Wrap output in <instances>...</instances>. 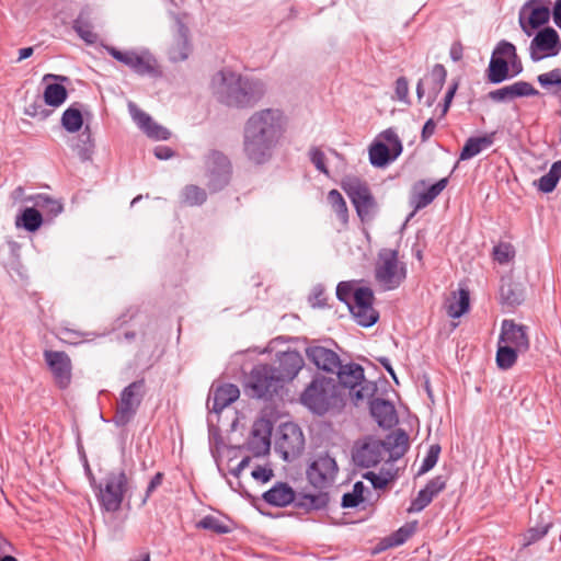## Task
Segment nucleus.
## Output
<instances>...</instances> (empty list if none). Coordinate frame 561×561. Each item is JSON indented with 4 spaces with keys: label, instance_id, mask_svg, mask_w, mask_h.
I'll use <instances>...</instances> for the list:
<instances>
[{
    "label": "nucleus",
    "instance_id": "1",
    "mask_svg": "<svg viewBox=\"0 0 561 561\" xmlns=\"http://www.w3.org/2000/svg\"><path fill=\"white\" fill-rule=\"evenodd\" d=\"M287 126L282 110L263 108L254 112L244 123L242 150L254 165L267 163L280 144Z\"/></svg>",
    "mask_w": 561,
    "mask_h": 561
},
{
    "label": "nucleus",
    "instance_id": "2",
    "mask_svg": "<svg viewBox=\"0 0 561 561\" xmlns=\"http://www.w3.org/2000/svg\"><path fill=\"white\" fill-rule=\"evenodd\" d=\"M211 89L217 101L238 110L254 107L265 95V84L254 78L222 68L211 78Z\"/></svg>",
    "mask_w": 561,
    "mask_h": 561
},
{
    "label": "nucleus",
    "instance_id": "3",
    "mask_svg": "<svg viewBox=\"0 0 561 561\" xmlns=\"http://www.w3.org/2000/svg\"><path fill=\"white\" fill-rule=\"evenodd\" d=\"M409 435L402 428H397L386 436L377 439L367 436L355 443L352 458L357 467L371 468L380 461L394 462L408 451Z\"/></svg>",
    "mask_w": 561,
    "mask_h": 561
},
{
    "label": "nucleus",
    "instance_id": "4",
    "mask_svg": "<svg viewBox=\"0 0 561 561\" xmlns=\"http://www.w3.org/2000/svg\"><path fill=\"white\" fill-rule=\"evenodd\" d=\"M129 482L124 469L110 471L94 491L102 511L116 513L121 510Z\"/></svg>",
    "mask_w": 561,
    "mask_h": 561
},
{
    "label": "nucleus",
    "instance_id": "5",
    "mask_svg": "<svg viewBox=\"0 0 561 561\" xmlns=\"http://www.w3.org/2000/svg\"><path fill=\"white\" fill-rule=\"evenodd\" d=\"M274 366L268 364H256L245 376L244 391L254 399L271 400L283 388Z\"/></svg>",
    "mask_w": 561,
    "mask_h": 561
},
{
    "label": "nucleus",
    "instance_id": "6",
    "mask_svg": "<svg viewBox=\"0 0 561 561\" xmlns=\"http://www.w3.org/2000/svg\"><path fill=\"white\" fill-rule=\"evenodd\" d=\"M407 278V265L399 261V251L381 249L375 266V279L383 290L397 289Z\"/></svg>",
    "mask_w": 561,
    "mask_h": 561
},
{
    "label": "nucleus",
    "instance_id": "7",
    "mask_svg": "<svg viewBox=\"0 0 561 561\" xmlns=\"http://www.w3.org/2000/svg\"><path fill=\"white\" fill-rule=\"evenodd\" d=\"M336 401L334 380L325 377L313 379L300 396V402L318 415L327 413Z\"/></svg>",
    "mask_w": 561,
    "mask_h": 561
},
{
    "label": "nucleus",
    "instance_id": "8",
    "mask_svg": "<svg viewBox=\"0 0 561 561\" xmlns=\"http://www.w3.org/2000/svg\"><path fill=\"white\" fill-rule=\"evenodd\" d=\"M334 374H336L339 383L350 390V396L355 405L373 397L377 390L374 382L365 379L364 368L359 364L353 362L341 363Z\"/></svg>",
    "mask_w": 561,
    "mask_h": 561
},
{
    "label": "nucleus",
    "instance_id": "9",
    "mask_svg": "<svg viewBox=\"0 0 561 561\" xmlns=\"http://www.w3.org/2000/svg\"><path fill=\"white\" fill-rule=\"evenodd\" d=\"M341 188L351 199L360 220H367L373 216L377 203L367 182L357 176L347 175L341 181Z\"/></svg>",
    "mask_w": 561,
    "mask_h": 561
},
{
    "label": "nucleus",
    "instance_id": "10",
    "mask_svg": "<svg viewBox=\"0 0 561 561\" xmlns=\"http://www.w3.org/2000/svg\"><path fill=\"white\" fill-rule=\"evenodd\" d=\"M145 394V378L137 379L126 386L121 391L119 401L112 420L113 423L118 427L127 425L136 415L139 407L142 403Z\"/></svg>",
    "mask_w": 561,
    "mask_h": 561
},
{
    "label": "nucleus",
    "instance_id": "11",
    "mask_svg": "<svg viewBox=\"0 0 561 561\" xmlns=\"http://www.w3.org/2000/svg\"><path fill=\"white\" fill-rule=\"evenodd\" d=\"M205 174L207 187L210 193H217L225 188L232 175V164L229 158L219 150H210L205 157Z\"/></svg>",
    "mask_w": 561,
    "mask_h": 561
},
{
    "label": "nucleus",
    "instance_id": "12",
    "mask_svg": "<svg viewBox=\"0 0 561 561\" xmlns=\"http://www.w3.org/2000/svg\"><path fill=\"white\" fill-rule=\"evenodd\" d=\"M385 141L375 140L369 147V162L375 168H385L394 161L403 150L402 141L393 128L380 133Z\"/></svg>",
    "mask_w": 561,
    "mask_h": 561
},
{
    "label": "nucleus",
    "instance_id": "13",
    "mask_svg": "<svg viewBox=\"0 0 561 561\" xmlns=\"http://www.w3.org/2000/svg\"><path fill=\"white\" fill-rule=\"evenodd\" d=\"M339 467L329 453L316 455L307 467L306 476L308 482L317 490L330 488L337 476Z\"/></svg>",
    "mask_w": 561,
    "mask_h": 561
},
{
    "label": "nucleus",
    "instance_id": "14",
    "mask_svg": "<svg viewBox=\"0 0 561 561\" xmlns=\"http://www.w3.org/2000/svg\"><path fill=\"white\" fill-rule=\"evenodd\" d=\"M550 0H527L519 10L518 22L523 32L531 36L534 32L546 25L552 10Z\"/></svg>",
    "mask_w": 561,
    "mask_h": 561
},
{
    "label": "nucleus",
    "instance_id": "15",
    "mask_svg": "<svg viewBox=\"0 0 561 561\" xmlns=\"http://www.w3.org/2000/svg\"><path fill=\"white\" fill-rule=\"evenodd\" d=\"M106 51L117 61L124 64L138 76L156 77L158 70L157 59L148 51L138 54L135 50H119L113 46H107Z\"/></svg>",
    "mask_w": 561,
    "mask_h": 561
},
{
    "label": "nucleus",
    "instance_id": "16",
    "mask_svg": "<svg viewBox=\"0 0 561 561\" xmlns=\"http://www.w3.org/2000/svg\"><path fill=\"white\" fill-rule=\"evenodd\" d=\"M374 300V291L369 287H356L347 308L358 325L369 328L379 320V312L373 306Z\"/></svg>",
    "mask_w": 561,
    "mask_h": 561
},
{
    "label": "nucleus",
    "instance_id": "17",
    "mask_svg": "<svg viewBox=\"0 0 561 561\" xmlns=\"http://www.w3.org/2000/svg\"><path fill=\"white\" fill-rule=\"evenodd\" d=\"M275 445L284 460L297 457L305 448V437L301 428L293 422L282 424L278 428Z\"/></svg>",
    "mask_w": 561,
    "mask_h": 561
},
{
    "label": "nucleus",
    "instance_id": "18",
    "mask_svg": "<svg viewBox=\"0 0 561 561\" xmlns=\"http://www.w3.org/2000/svg\"><path fill=\"white\" fill-rule=\"evenodd\" d=\"M561 50V42L557 31L550 26L539 30L530 42L529 55L533 61L554 57Z\"/></svg>",
    "mask_w": 561,
    "mask_h": 561
},
{
    "label": "nucleus",
    "instance_id": "19",
    "mask_svg": "<svg viewBox=\"0 0 561 561\" xmlns=\"http://www.w3.org/2000/svg\"><path fill=\"white\" fill-rule=\"evenodd\" d=\"M43 356L56 386L61 390L67 389L72 379V363L69 355L64 351L45 350Z\"/></svg>",
    "mask_w": 561,
    "mask_h": 561
},
{
    "label": "nucleus",
    "instance_id": "20",
    "mask_svg": "<svg viewBox=\"0 0 561 561\" xmlns=\"http://www.w3.org/2000/svg\"><path fill=\"white\" fill-rule=\"evenodd\" d=\"M447 77V70L442 64L433 66L428 75L419 80L416 84V96L419 100L425 96L424 104L432 106L437 100Z\"/></svg>",
    "mask_w": 561,
    "mask_h": 561
},
{
    "label": "nucleus",
    "instance_id": "21",
    "mask_svg": "<svg viewBox=\"0 0 561 561\" xmlns=\"http://www.w3.org/2000/svg\"><path fill=\"white\" fill-rule=\"evenodd\" d=\"M499 341L522 353H526L530 347L528 327L517 324L512 319H504L501 323Z\"/></svg>",
    "mask_w": 561,
    "mask_h": 561
},
{
    "label": "nucleus",
    "instance_id": "22",
    "mask_svg": "<svg viewBox=\"0 0 561 561\" xmlns=\"http://www.w3.org/2000/svg\"><path fill=\"white\" fill-rule=\"evenodd\" d=\"M275 373L284 385L291 381L305 365L301 354L296 350H287L277 354Z\"/></svg>",
    "mask_w": 561,
    "mask_h": 561
},
{
    "label": "nucleus",
    "instance_id": "23",
    "mask_svg": "<svg viewBox=\"0 0 561 561\" xmlns=\"http://www.w3.org/2000/svg\"><path fill=\"white\" fill-rule=\"evenodd\" d=\"M525 300V288L522 283L513 279L512 276H503L499 287V302L507 310L520 306Z\"/></svg>",
    "mask_w": 561,
    "mask_h": 561
},
{
    "label": "nucleus",
    "instance_id": "24",
    "mask_svg": "<svg viewBox=\"0 0 561 561\" xmlns=\"http://www.w3.org/2000/svg\"><path fill=\"white\" fill-rule=\"evenodd\" d=\"M272 424L268 420L260 419L254 422L247 448L254 455L261 456L270 450Z\"/></svg>",
    "mask_w": 561,
    "mask_h": 561
},
{
    "label": "nucleus",
    "instance_id": "25",
    "mask_svg": "<svg viewBox=\"0 0 561 561\" xmlns=\"http://www.w3.org/2000/svg\"><path fill=\"white\" fill-rule=\"evenodd\" d=\"M129 112L137 126L151 139L168 140L171 133L168 128L156 123L152 117L138 108L135 104H129Z\"/></svg>",
    "mask_w": 561,
    "mask_h": 561
},
{
    "label": "nucleus",
    "instance_id": "26",
    "mask_svg": "<svg viewBox=\"0 0 561 561\" xmlns=\"http://www.w3.org/2000/svg\"><path fill=\"white\" fill-rule=\"evenodd\" d=\"M536 95H539V91L536 90L531 83L526 81H517L511 85H505L488 93V98L497 103H506L513 101L516 98Z\"/></svg>",
    "mask_w": 561,
    "mask_h": 561
},
{
    "label": "nucleus",
    "instance_id": "27",
    "mask_svg": "<svg viewBox=\"0 0 561 561\" xmlns=\"http://www.w3.org/2000/svg\"><path fill=\"white\" fill-rule=\"evenodd\" d=\"M306 355L317 368L330 374H334L342 362L334 351L319 345L307 347Z\"/></svg>",
    "mask_w": 561,
    "mask_h": 561
},
{
    "label": "nucleus",
    "instance_id": "28",
    "mask_svg": "<svg viewBox=\"0 0 561 561\" xmlns=\"http://www.w3.org/2000/svg\"><path fill=\"white\" fill-rule=\"evenodd\" d=\"M239 388L233 383H222L216 388L211 387L207 400V407L215 413H220L225 408L238 400Z\"/></svg>",
    "mask_w": 561,
    "mask_h": 561
},
{
    "label": "nucleus",
    "instance_id": "29",
    "mask_svg": "<svg viewBox=\"0 0 561 561\" xmlns=\"http://www.w3.org/2000/svg\"><path fill=\"white\" fill-rule=\"evenodd\" d=\"M369 411L380 427L390 428L398 422L394 405L388 400L381 398L370 400Z\"/></svg>",
    "mask_w": 561,
    "mask_h": 561
},
{
    "label": "nucleus",
    "instance_id": "30",
    "mask_svg": "<svg viewBox=\"0 0 561 561\" xmlns=\"http://www.w3.org/2000/svg\"><path fill=\"white\" fill-rule=\"evenodd\" d=\"M262 499L271 506L285 507L295 504L296 492L288 483L277 482L263 493Z\"/></svg>",
    "mask_w": 561,
    "mask_h": 561
},
{
    "label": "nucleus",
    "instance_id": "31",
    "mask_svg": "<svg viewBox=\"0 0 561 561\" xmlns=\"http://www.w3.org/2000/svg\"><path fill=\"white\" fill-rule=\"evenodd\" d=\"M330 502V495L323 490H319L318 493H296L294 506L304 513H310L313 511L327 510Z\"/></svg>",
    "mask_w": 561,
    "mask_h": 561
},
{
    "label": "nucleus",
    "instance_id": "32",
    "mask_svg": "<svg viewBox=\"0 0 561 561\" xmlns=\"http://www.w3.org/2000/svg\"><path fill=\"white\" fill-rule=\"evenodd\" d=\"M448 185V178H443L436 183L432 184L424 192L415 193L411 197V205L414 211L409 216L412 217L415 211L425 208L434 202V199L446 188Z\"/></svg>",
    "mask_w": 561,
    "mask_h": 561
},
{
    "label": "nucleus",
    "instance_id": "33",
    "mask_svg": "<svg viewBox=\"0 0 561 561\" xmlns=\"http://www.w3.org/2000/svg\"><path fill=\"white\" fill-rule=\"evenodd\" d=\"M495 131H492L479 137H469L460 151L459 160H469L491 147L495 140Z\"/></svg>",
    "mask_w": 561,
    "mask_h": 561
},
{
    "label": "nucleus",
    "instance_id": "34",
    "mask_svg": "<svg viewBox=\"0 0 561 561\" xmlns=\"http://www.w3.org/2000/svg\"><path fill=\"white\" fill-rule=\"evenodd\" d=\"M71 148L82 162L92 160L95 144L89 125H85L83 130L78 135Z\"/></svg>",
    "mask_w": 561,
    "mask_h": 561
},
{
    "label": "nucleus",
    "instance_id": "35",
    "mask_svg": "<svg viewBox=\"0 0 561 561\" xmlns=\"http://www.w3.org/2000/svg\"><path fill=\"white\" fill-rule=\"evenodd\" d=\"M84 105L80 102L72 103L66 108L61 115L60 124L62 128L68 133H77L83 126V111Z\"/></svg>",
    "mask_w": 561,
    "mask_h": 561
},
{
    "label": "nucleus",
    "instance_id": "36",
    "mask_svg": "<svg viewBox=\"0 0 561 561\" xmlns=\"http://www.w3.org/2000/svg\"><path fill=\"white\" fill-rule=\"evenodd\" d=\"M486 79L492 84H500L506 80L512 79L508 60L505 58L491 56L486 69Z\"/></svg>",
    "mask_w": 561,
    "mask_h": 561
},
{
    "label": "nucleus",
    "instance_id": "37",
    "mask_svg": "<svg viewBox=\"0 0 561 561\" xmlns=\"http://www.w3.org/2000/svg\"><path fill=\"white\" fill-rule=\"evenodd\" d=\"M72 28L77 35L88 45H93L98 42V34L93 31V25L89 20L88 12L82 10L72 22Z\"/></svg>",
    "mask_w": 561,
    "mask_h": 561
},
{
    "label": "nucleus",
    "instance_id": "38",
    "mask_svg": "<svg viewBox=\"0 0 561 561\" xmlns=\"http://www.w3.org/2000/svg\"><path fill=\"white\" fill-rule=\"evenodd\" d=\"M16 227H22L28 232L37 231L43 225V215L34 207H26L16 216Z\"/></svg>",
    "mask_w": 561,
    "mask_h": 561
},
{
    "label": "nucleus",
    "instance_id": "39",
    "mask_svg": "<svg viewBox=\"0 0 561 561\" xmlns=\"http://www.w3.org/2000/svg\"><path fill=\"white\" fill-rule=\"evenodd\" d=\"M195 526L198 529L209 530L216 535H226L233 530L229 519L225 522L214 515L204 516Z\"/></svg>",
    "mask_w": 561,
    "mask_h": 561
},
{
    "label": "nucleus",
    "instance_id": "40",
    "mask_svg": "<svg viewBox=\"0 0 561 561\" xmlns=\"http://www.w3.org/2000/svg\"><path fill=\"white\" fill-rule=\"evenodd\" d=\"M518 354L523 353L499 341L495 355L496 366L502 370L512 368L517 362Z\"/></svg>",
    "mask_w": 561,
    "mask_h": 561
},
{
    "label": "nucleus",
    "instance_id": "41",
    "mask_svg": "<svg viewBox=\"0 0 561 561\" xmlns=\"http://www.w3.org/2000/svg\"><path fill=\"white\" fill-rule=\"evenodd\" d=\"M561 179V160L552 163L548 173L538 180V190L542 193H551Z\"/></svg>",
    "mask_w": 561,
    "mask_h": 561
},
{
    "label": "nucleus",
    "instance_id": "42",
    "mask_svg": "<svg viewBox=\"0 0 561 561\" xmlns=\"http://www.w3.org/2000/svg\"><path fill=\"white\" fill-rule=\"evenodd\" d=\"M67 96V89L61 83L47 84L44 90V103L53 107L60 106Z\"/></svg>",
    "mask_w": 561,
    "mask_h": 561
},
{
    "label": "nucleus",
    "instance_id": "43",
    "mask_svg": "<svg viewBox=\"0 0 561 561\" xmlns=\"http://www.w3.org/2000/svg\"><path fill=\"white\" fill-rule=\"evenodd\" d=\"M207 199V193L204 188L190 184L182 190V203L188 206H201Z\"/></svg>",
    "mask_w": 561,
    "mask_h": 561
},
{
    "label": "nucleus",
    "instance_id": "44",
    "mask_svg": "<svg viewBox=\"0 0 561 561\" xmlns=\"http://www.w3.org/2000/svg\"><path fill=\"white\" fill-rule=\"evenodd\" d=\"M470 308V294L467 289H459L458 299L447 306V313L450 318L457 319L463 316Z\"/></svg>",
    "mask_w": 561,
    "mask_h": 561
},
{
    "label": "nucleus",
    "instance_id": "45",
    "mask_svg": "<svg viewBox=\"0 0 561 561\" xmlns=\"http://www.w3.org/2000/svg\"><path fill=\"white\" fill-rule=\"evenodd\" d=\"M538 83L546 90L558 93L561 92V68H554L537 77Z\"/></svg>",
    "mask_w": 561,
    "mask_h": 561
},
{
    "label": "nucleus",
    "instance_id": "46",
    "mask_svg": "<svg viewBox=\"0 0 561 561\" xmlns=\"http://www.w3.org/2000/svg\"><path fill=\"white\" fill-rule=\"evenodd\" d=\"M328 201L334 209L340 221L345 226L348 222V209L342 194L337 190L328 193Z\"/></svg>",
    "mask_w": 561,
    "mask_h": 561
},
{
    "label": "nucleus",
    "instance_id": "47",
    "mask_svg": "<svg viewBox=\"0 0 561 561\" xmlns=\"http://www.w3.org/2000/svg\"><path fill=\"white\" fill-rule=\"evenodd\" d=\"M551 527L552 523H547L536 525L527 529V531L523 535V548H527L542 539L548 534Z\"/></svg>",
    "mask_w": 561,
    "mask_h": 561
},
{
    "label": "nucleus",
    "instance_id": "48",
    "mask_svg": "<svg viewBox=\"0 0 561 561\" xmlns=\"http://www.w3.org/2000/svg\"><path fill=\"white\" fill-rule=\"evenodd\" d=\"M493 256L500 264H506L515 257V249L508 242H500L493 248Z\"/></svg>",
    "mask_w": 561,
    "mask_h": 561
},
{
    "label": "nucleus",
    "instance_id": "49",
    "mask_svg": "<svg viewBox=\"0 0 561 561\" xmlns=\"http://www.w3.org/2000/svg\"><path fill=\"white\" fill-rule=\"evenodd\" d=\"M35 205L44 209L51 217H56L62 211V205L47 195H37L35 198Z\"/></svg>",
    "mask_w": 561,
    "mask_h": 561
},
{
    "label": "nucleus",
    "instance_id": "50",
    "mask_svg": "<svg viewBox=\"0 0 561 561\" xmlns=\"http://www.w3.org/2000/svg\"><path fill=\"white\" fill-rule=\"evenodd\" d=\"M440 454V446L438 444L431 445L422 465L419 469L417 474H424L435 467L438 461Z\"/></svg>",
    "mask_w": 561,
    "mask_h": 561
},
{
    "label": "nucleus",
    "instance_id": "51",
    "mask_svg": "<svg viewBox=\"0 0 561 561\" xmlns=\"http://www.w3.org/2000/svg\"><path fill=\"white\" fill-rule=\"evenodd\" d=\"M446 485L447 477L439 474L428 480L423 489L434 500V497L445 490Z\"/></svg>",
    "mask_w": 561,
    "mask_h": 561
},
{
    "label": "nucleus",
    "instance_id": "52",
    "mask_svg": "<svg viewBox=\"0 0 561 561\" xmlns=\"http://www.w3.org/2000/svg\"><path fill=\"white\" fill-rule=\"evenodd\" d=\"M355 289L354 282H340L336 286V298L348 307Z\"/></svg>",
    "mask_w": 561,
    "mask_h": 561
},
{
    "label": "nucleus",
    "instance_id": "53",
    "mask_svg": "<svg viewBox=\"0 0 561 561\" xmlns=\"http://www.w3.org/2000/svg\"><path fill=\"white\" fill-rule=\"evenodd\" d=\"M433 499L428 495L424 489H421L417 495L411 501L410 506L408 507V513H420L426 506L431 504Z\"/></svg>",
    "mask_w": 561,
    "mask_h": 561
},
{
    "label": "nucleus",
    "instance_id": "54",
    "mask_svg": "<svg viewBox=\"0 0 561 561\" xmlns=\"http://www.w3.org/2000/svg\"><path fill=\"white\" fill-rule=\"evenodd\" d=\"M492 56H495L497 58H505L506 60H508L510 58H515L516 47L511 42L502 39L496 44L492 53Z\"/></svg>",
    "mask_w": 561,
    "mask_h": 561
},
{
    "label": "nucleus",
    "instance_id": "55",
    "mask_svg": "<svg viewBox=\"0 0 561 561\" xmlns=\"http://www.w3.org/2000/svg\"><path fill=\"white\" fill-rule=\"evenodd\" d=\"M309 158L318 171L325 175L329 174V170L325 164V154L320 148L312 147L309 151Z\"/></svg>",
    "mask_w": 561,
    "mask_h": 561
},
{
    "label": "nucleus",
    "instance_id": "56",
    "mask_svg": "<svg viewBox=\"0 0 561 561\" xmlns=\"http://www.w3.org/2000/svg\"><path fill=\"white\" fill-rule=\"evenodd\" d=\"M388 477H382L374 471H367L363 474L365 480H368L373 488L376 490H383L388 486L389 482L392 480V476L388 473Z\"/></svg>",
    "mask_w": 561,
    "mask_h": 561
},
{
    "label": "nucleus",
    "instance_id": "57",
    "mask_svg": "<svg viewBox=\"0 0 561 561\" xmlns=\"http://www.w3.org/2000/svg\"><path fill=\"white\" fill-rule=\"evenodd\" d=\"M309 302L313 308H324L327 306V295L322 285H317L312 288Z\"/></svg>",
    "mask_w": 561,
    "mask_h": 561
},
{
    "label": "nucleus",
    "instance_id": "58",
    "mask_svg": "<svg viewBox=\"0 0 561 561\" xmlns=\"http://www.w3.org/2000/svg\"><path fill=\"white\" fill-rule=\"evenodd\" d=\"M24 113L31 117L46 118L48 116V112L46 111V108H44L41 99H37L33 103L28 104L25 107Z\"/></svg>",
    "mask_w": 561,
    "mask_h": 561
},
{
    "label": "nucleus",
    "instance_id": "59",
    "mask_svg": "<svg viewBox=\"0 0 561 561\" xmlns=\"http://www.w3.org/2000/svg\"><path fill=\"white\" fill-rule=\"evenodd\" d=\"M163 479H164V473L163 472H157L151 478V480L149 481V483L147 485V489H146V492H145V496H144V499L141 501L142 505H145L147 503V501L149 500L151 494L162 484Z\"/></svg>",
    "mask_w": 561,
    "mask_h": 561
},
{
    "label": "nucleus",
    "instance_id": "60",
    "mask_svg": "<svg viewBox=\"0 0 561 561\" xmlns=\"http://www.w3.org/2000/svg\"><path fill=\"white\" fill-rule=\"evenodd\" d=\"M60 332H61V334H64L67 337L64 341L69 344H72V345H77V344L83 342L84 337L88 336L87 333H83V332H80L77 330H72V329H68V328L61 329Z\"/></svg>",
    "mask_w": 561,
    "mask_h": 561
},
{
    "label": "nucleus",
    "instance_id": "61",
    "mask_svg": "<svg viewBox=\"0 0 561 561\" xmlns=\"http://www.w3.org/2000/svg\"><path fill=\"white\" fill-rule=\"evenodd\" d=\"M394 92L398 100L405 102L409 95V82L405 77H399L396 80Z\"/></svg>",
    "mask_w": 561,
    "mask_h": 561
},
{
    "label": "nucleus",
    "instance_id": "62",
    "mask_svg": "<svg viewBox=\"0 0 561 561\" xmlns=\"http://www.w3.org/2000/svg\"><path fill=\"white\" fill-rule=\"evenodd\" d=\"M273 470L267 467L257 466L252 472L251 476L254 480L261 481L262 483L268 482L273 477Z\"/></svg>",
    "mask_w": 561,
    "mask_h": 561
},
{
    "label": "nucleus",
    "instance_id": "63",
    "mask_svg": "<svg viewBox=\"0 0 561 561\" xmlns=\"http://www.w3.org/2000/svg\"><path fill=\"white\" fill-rule=\"evenodd\" d=\"M363 501L355 495L352 491L344 493L341 501V506L343 508H354L357 507Z\"/></svg>",
    "mask_w": 561,
    "mask_h": 561
},
{
    "label": "nucleus",
    "instance_id": "64",
    "mask_svg": "<svg viewBox=\"0 0 561 561\" xmlns=\"http://www.w3.org/2000/svg\"><path fill=\"white\" fill-rule=\"evenodd\" d=\"M413 530L412 526H403L399 528L393 536L394 545H402L407 541L412 536Z\"/></svg>",
    "mask_w": 561,
    "mask_h": 561
}]
</instances>
